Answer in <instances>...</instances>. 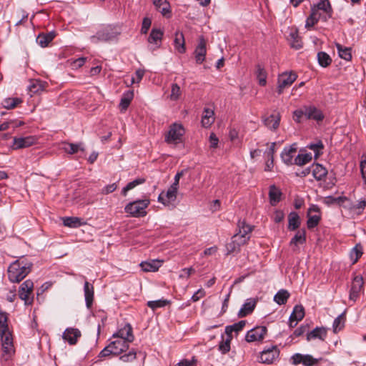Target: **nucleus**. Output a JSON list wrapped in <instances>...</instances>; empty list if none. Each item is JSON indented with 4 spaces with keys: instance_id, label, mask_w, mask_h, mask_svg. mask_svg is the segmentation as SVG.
<instances>
[{
    "instance_id": "nucleus-1",
    "label": "nucleus",
    "mask_w": 366,
    "mask_h": 366,
    "mask_svg": "<svg viewBox=\"0 0 366 366\" xmlns=\"http://www.w3.org/2000/svg\"><path fill=\"white\" fill-rule=\"evenodd\" d=\"M32 262L21 257L12 262L8 268V277L11 282H19L31 270Z\"/></svg>"
},
{
    "instance_id": "nucleus-2",
    "label": "nucleus",
    "mask_w": 366,
    "mask_h": 366,
    "mask_svg": "<svg viewBox=\"0 0 366 366\" xmlns=\"http://www.w3.org/2000/svg\"><path fill=\"white\" fill-rule=\"evenodd\" d=\"M149 203V199L136 200L128 203L124 207V211L133 217H144L147 215L146 209Z\"/></svg>"
},
{
    "instance_id": "nucleus-3",
    "label": "nucleus",
    "mask_w": 366,
    "mask_h": 366,
    "mask_svg": "<svg viewBox=\"0 0 366 366\" xmlns=\"http://www.w3.org/2000/svg\"><path fill=\"white\" fill-rule=\"evenodd\" d=\"M117 36V33L111 26H107L99 30L95 35L90 37V40L94 44L100 41H108L114 39Z\"/></svg>"
},
{
    "instance_id": "nucleus-4",
    "label": "nucleus",
    "mask_w": 366,
    "mask_h": 366,
    "mask_svg": "<svg viewBox=\"0 0 366 366\" xmlns=\"http://www.w3.org/2000/svg\"><path fill=\"white\" fill-rule=\"evenodd\" d=\"M239 232L235 234L232 239L234 242H237L238 245L245 244L249 239V234L252 232V227L246 224L244 222H239Z\"/></svg>"
},
{
    "instance_id": "nucleus-5",
    "label": "nucleus",
    "mask_w": 366,
    "mask_h": 366,
    "mask_svg": "<svg viewBox=\"0 0 366 366\" xmlns=\"http://www.w3.org/2000/svg\"><path fill=\"white\" fill-rule=\"evenodd\" d=\"M34 283L31 280H27L24 281L19 287V298L24 301L25 305H31L33 302V297H30L32 294Z\"/></svg>"
},
{
    "instance_id": "nucleus-6",
    "label": "nucleus",
    "mask_w": 366,
    "mask_h": 366,
    "mask_svg": "<svg viewBox=\"0 0 366 366\" xmlns=\"http://www.w3.org/2000/svg\"><path fill=\"white\" fill-rule=\"evenodd\" d=\"M184 133V129L181 124H173L165 137V141L169 144H177L181 140Z\"/></svg>"
},
{
    "instance_id": "nucleus-7",
    "label": "nucleus",
    "mask_w": 366,
    "mask_h": 366,
    "mask_svg": "<svg viewBox=\"0 0 366 366\" xmlns=\"http://www.w3.org/2000/svg\"><path fill=\"white\" fill-rule=\"evenodd\" d=\"M297 76L294 72H284L282 74L279 75L277 79V92L279 94H281L283 92V90L290 86L292 83L296 80Z\"/></svg>"
},
{
    "instance_id": "nucleus-8",
    "label": "nucleus",
    "mask_w": 366,
    "mask_h": 366,
    "mask_svg": "<svg viewBox=\"0 0 366 366\" xmlns=\"http://www.w3.org/2000/svg\"><path fill=\"white\" fill-rule=\"evenodd\" d=\"M2 342L3 355L6 356L5 359L8 360L14 353V347L13 344V337L11 332L0 335Z\"/></svg>"
},
{
    "instance_id": "nucleus-9",
    "label": "nucleus",
    "mask_w": 366,
    "mask_h": 366,
    "mask_svg": "<svg viewBox=\"0 0 366 366\" xmlns=\"http://www.w3.org/2000/svg\"><path fill=\"white\" fill-rule=\"evenodd\" d=\"M280 350L276 345L264 349L260 355V362L264 364H272L278 359Z\"/></svg>"
},
{
    "instance_id": "nucleus-10",
    "label": "nucleus",
    "mask_w": 366,
    "mask_h": 366,
    "mask_svg": "<svg viewBox=\"0 0 366 366\" xmlns=\"http://www.w3.org/2000/svg\"><path fill=\"white\" fill-rule=\"evenodd\" d=\"M178 188L171 185L166 193L161 192L158 197V201L162 203L164 206L169 207L173 205V203L177 199Z\"/></svg>"
},
{
    "instance_id": "nucleus-11",
    "label": "nucleus",
    "mask_w": 366,
    "mask_h": 366,
    "mask_svg": "<svg viewBox=\"0 0 366 366\" xmlns=\"http://www.w3.org/2000/svg\"><path fill=\"white\" fill-rule=\"evenodd\" d=\"M267 332V329L265 326H257L247 332L245 339L248 342L262 341Z\"/></svg>"
},
{
    "instance_id": "nucleus-12",
    "label": "nucleus",
    "mask_w": 366,
    "mask_h": 366,
    "mask_svg": "<svg viewBox=\"0 0 366 366\" xmlns=\"http://www.w3.org/2000/svg\"><path fill=\"white\" fill-rule=\"evenodd\" d=\"M363 278L362 276H355L352 282L350 290L349 299L355 302L360 296L361 291L363 290Z\"/></svg>"
},
{
    "instance_id": "nucleus-13",
    "label": "nucleus",
    "mask_w": 366,
    "mask_h": 366,
    "mask_svg": "<svg viewBox=\"0 0 366 366\" xmlns=\"http://www.w3.org/2000/svg\"><path fill=\"white\" fill-rule=\"evenodd\" d=\"M206 54V41L204 40L203 36H201L199 38L198 45L197 46L194 51L196 63L198 64H202L205 59Z\"/></svg>"
},
{
    "instance_id": "nucleus-14",
    "label": "nucleus",
    "mask_w": 366,
    "mask_h": 366,
    "mask_svg": "<svg viewBox=\"0 0 366 366\" xmlns=\"http://www.w3.org/2000/svg\"><path fill=\"white\" fill-rule=\"evenodd\" d=\"M81 334L79 330L73 327H69L65 330L63 333L62 337L69 345H76L78 339L81 337Z\"/></svg>"
},
{
    "instance_id": "nucleus-15",
    "label": "nucleus",
    "mask_w": 366,
    "mask_h": 366,
    "mask_svg": "<svg viewBox=\"0 0 366 366\" xmlns=\"http://www.w3.org/2000/svg\"><path fill=\"white\" fill-rule=\"evenodd\" d=\"M129 342L122 339H117L109 344V348L113 352L114 355H119L129 349Z\"/></svg>"
},
{
    "instance_id": "nucleus-16",
    "label": "nucleus",
    "mask_w": 366,
    "mask_h": 366,
    "mask_svg": "<svg viewBox=\"0 0 366 366\" xmlns=\"http://www.w3.org/2000/svg\"><path fill=\"white\" fill-rule=\"evenodd\" d=\"M305 117L307 119H312L317 122L322 121L324 119L322 111L315 106L305 107Z\"/></svg>"
},
{
    "instance_id": "nucleus-17",
    "label": "nucleus",
    "mask_w": 366,
    "mask_h": 366,
    "mask_svg": "<svg viewBox=\"0 0 366 366\" xmlns=\"http://www.w3.org/2000/svg\"><path fill=\"white\" fill-rule=\"evenodd\" d=\"M113 337L126 340L129 343L132 342L134 340L132 327L129 324L124 325L116 334H114Z\"/></svg>"
},
{
    "instance_id": "nucleus-18",
    "label": "nucleus",
    "mask_w": 366,
    "mask_h": 366,
    "mask_svg": "<svg viewBox=\"0 0 366 366\" xmlns=\"http://www.w3.org/2000/svg\"><path fill=\"white\" fill-rule=\"evenodd\" d=\"M35 138L31 136L25 137H14L12 147L14 149H19L29 147L35 143Z\"/></svg>"
},
{
    "instance_id": "nucleus-19",
    "label": "nucleus",
    "mask_w": 366,
    "mask_h": 366,
    "mask_svg": "<svg viewBox=\"0 0 366 366\" xmlns=\"http://www.w3.org/2000/svg\"><path fill=\"white\" fill-rule=\"evenodd\" d=\"M305 317V309L302 305H297L295 306L292 314L290 316V326L295 327L298 321H300Z\"/></svg>"
},
{
    "instance_id": "nucleus-20",
    "label": "nucleus",
    "mask_w": 366,
    "mask_h": 366,
    "mask_svg": "<svg viewBox=\"0 0 366 366\" xmlns=\"http://www.w3.org/2000/svg\"><path fill=\"white\" fill-rule=\"evenodd\" d=\"M162 262L163 261L159 259H151L149 261L142 262L139 264V266L144 272H154L159 269Z\"/></svg>"
},
{
    "instance_id": "nucleus-21",
    "label": "nucleus",
    "mask_w": 366,
    "mask_h": 366,
    "mask_svg": "<svg viewBox=\"0 0 366 366\" xmlns=\"http://www.w3.org/2000/svg\"><path fill=\"white\" fill-rule=\"evenodd\" d=\"M296 152L297 147L295 144H293L289 147H285L281 153V158L283 162L287 165H292L294 164L293 157Z\"/></svg>"
},
{
    "instance_id": "nucleus-22",
    "label": "nucleus",
    "mask_w": 366,
    "mask_h": 366,
    "mask_svg": "<svg viewBox=\"0 0 366 366\" xmlns=\"http://www.w3.org/2000/svg\"><path fill=\"white\" fill-rule=\"evenodd\" d=\"M257 301L254 299H247L238 312L239 317H244L251 314L255 308Z\"/></svg>"
},
{
    "instance_id": "nucleus-23",
    "label": "nucleus",
    "mask_w": 366,
    "mask_h": 366,
    "mask_svg": "<svg viewBox=\"0 0 366 366\" xmlns=\"http://www.w3.org/2000/svg\"><path fill=\"white\" fill-rule=\"evenodd\" d=\"M84 293L87 308H90L94 300V289L92 284L85 281L84 285Z\"/></svg>"
},
{
    "instance_id": "nucleus-24",
    "label": "nucleus",
    "mask_w": 366,
    "mask_h": 366,
    "mask_svg": "<svg viewBox=\"0 0 366 366\" xmlns=\"http://www.w3.org/2000/svg\"><path fill=\"white\" fill-rule=\"evenodd\" d=\"M288 41L292 48L295 49H300L302 47V41L298 34V31L296 29H292L288 36Z\"/></svg>"
},
{
    "instance_id": "nucleus-25",
    "label": "nucleus",
    "mask_w": 366,
    "mask_h": 366,
    "mask_svg": "<svg viewBox=\"0 0 366 366\" xmlns=\"http://www.w3.org/2000/svg\"><path fill=\"white\" fill-rule=\"evenodd\" d=\"M163 34V31L159 29H152L151 33L148 37V42L151 44L155 45L154 49L160 46Z\"/></svg>"
},
{
    "instance_id": "nucleus-26",
    "label": "nucleus",
    "mask_w": 366,
    "mask_h": 366,
    "mask_svg": "<svg viewBox=\"0 0 366 366\" xmlns=\"http://www.w3.org/2000/svg\"><path fill=\"white\" fill-rule=\"evenodd\" d=\"M311 169L314 178L317 181L324 179L327 174V169L320 164H312Z\"/></svg>"
},
{
    "instance_id": "nucleus-27",
    "label": "nucleus",
    "mask_w": 366,
    "mask_h": 366,
    "mask_svg": "<svg viewBox=\"0 0 366 366\" xmlns=\"http://www.w3.org/2000/svg\"><path fill=\"white\" fill-rule=\"evenodd\" d=\"M264 125L270 129H276L280 122V115L279 113H274L263 119Z\"/></svg>"
},
{
    "instance_id": "nucleus-28",
    "label": "nucleus",
    "mask_w": 366,
    "mask_h": 366,
    "mask_svg": "<svg viewBox=\"0 0 366 366\" xmlns=\"http://www.w3.org/2000/svg\"><path fill=\"white\" fill-rule=\"evenodd\" d=\"M327 337V330L324 327H315L313 330L309 332L307 335V340L310 341L312 340L319 339L320 340H325Z\"/></svg>"
},
{
    "instance_id": "nucleus-29",
    "label": "nucleus",
    "mask_w": 366,
    "mask_h": 366,
    "mask_svg": "<svg viewBox=\"0 0 366 366\" xmlns=\"http://www.w3.org/2000/svg\"><path fill=\"white\" fill-rule=\"evenodd\" d=\"M255 75L260 86H265L267 84V74L264 66L261 64H257L255 66Z\"/></svg>"
},
{
    "instance_id": "nucleus-30",
    "label": "nucleus",
    "mask_w": 366,
    "mask_h": 366,
    "mask_svg": "<svg viewBox=\"0 0 366 366\" xmlns=\"http://www.w3.org/2000/svg\"><path fill=\"white\" fill-rule=\"evenodd\" d=\"M214 111L209 108H204L202 117V124L204 127H210L214 122Z\"/></svg>"
},
{
    "instance_id": "nucleus-31",
    "label": "nucleus",
    "mask_w": 366,
    "mask_h": 366,
    "mask_svg": "<svg viewBox=\"0 0 366 366\" xmlns=\"http://www.w3.org/2000/svg\"><path fill=\"white\" fill-rule=\"evenodd\" d=\"M174 44L176 50L179 53L184 54L186 51L184 37L182 32L177 31L175 33Z\"/></svg>"
},
{
    "instance_id": "nucleus-32",
    "label": "nucleus",
    "mask_w": 366,
    "mask_h": 366,
    "mask_svg": "<svg viewBox=\"0 0 366 366\" xmlns=\"http://www.w3.org/2000/svg\"><path fill=\"white\" fill-rule=\"evenodd\" d=\"M55 33L54 31L47 34H40L36 38V42L41 47H46L54 39Z\"/></svg>"
},
{
    "instance_id": "nucleus-33",
    "label": "nucleus",
    "mask_w": 366,
    "mask_h": 366,
    "mask_svg": "<svg viewBox=\"0 0 366 366\" xmlns=\"http://www.w3.org/2000/svg\"><path fill=\"white\" fill-rule=\"evenodd\" d=\"M282 192L274 185L269 187V197L272 205H276L281 199Z\"/></svg>"
},
{
    "instance_id": "nucleus-34",
    "label": "nucleus",
    "mask_w": 366,
    "mask_h": 366,
    "mask_svg": "<svg viewBox=\"0 0 366 366\" xmlns=\"http://www.w3.org/2000/svg\"><path fill=\"white\" fill-rule=\"evenodd\" d=\"M339 56L346 61L352 59V49L350 47H345L339 43L335 44Z\"/></svg>"
},
{
    "instance_id": "nucleus-35",
    "label": "nucleus",
    "mask_w": 366,
    "mask_h": 366,
    "mask_svg": "<svg viewBox=\"0 0 366 366\" xmlns=\"http://www.w3.org/2000/svg\"><path fill=\"white\" fill-rule=\"evenodd\" d=\"M313 8H315V10L317 11L319 10H322L326 13L328 18H331L332 15V8L329 0H322L320 1L316 6Z\"/></svg>"
},
{
    "instance_id": "nucleus-36",
    "label": "nucleus",
    "mask_w": 366,
    "mask_h": 366,
    "mask_svg": "<svg viewBox=\"0 0 366 366\" xmlns=\"http://www.w3.org/2000/svg\"><path fill=\"white\" fill-rule=\"evenodd\" d=\"M133 97L134 93L132 91H128L124 94L119 103V108L121 111H125L127 109Z\"/></svg>"
},
{
    "instance_id": "nucleus-37",
    "label": "nucleus",
    "mask_w": 366,
    "mask_h": 366,
    "mask_svg": "<svg viewBox=\"0 0 366 366\" xmlns=\"http://www.w3.org/2000/svg\"><path fill=\"white\" fill-rule=\"evenodd\" d=\"M63 224L70 228H76L82 224L81 219L76 217H66L62 219Z\"/></svg>"
},
{
    "instance_id": "nucleus-38",
    "label": "nucleus",
    "mask_w": 366,
    "mask_h": 366,
    "mask_svg": "<svg viewBox=\"0 0 366 366\" xmlns=\"http://www.w3.org/2000/svg\"><path fill=\"white\" fill-rule=\"evenodd\" d=\"M246 325L245 320H241L237 323H234L232 325H228L225 327V333L227 336L232 337V333L233 332H239L242 331L244 328V327Z\"/></svg>"
},
{
    "instance_id": "nucleus-39",
    "label": "nucleus",
    "mask_w": 366,
    "mask_h": 366,
    "mask_svg": "<svg viewBox=\"0 0 366 366\" xmlns=\"http://www.w3.org/2000/svg\"><path fill=\"white\" fill-rule=\"evenodd\" d=\"M290 297V293L286 290H279L274 296V301L279 305H285L288 298Z\"/></svg>"
},
{
    "instance_id": "nucleus-40",
    "label": "nucleus",
    "mask_w": 366,
    "mask_h": 366,
    "mask_svg": "<svg viewBox=\"0 0 366 366\" xmlns=\"http://www.w3.org/2000/svg\"><path fill=\"white\" fill-rule=\"evenodd\" d=\"M288 228L290 230H295L300 224V217L297 212H292L289 214Z\"/></svg>"
},
{
    "instance_id": "nucleus-41",
    "label": "nucleus",
    "mask_w": 366,
    "mask_h": 366,
    "mask_svg": "<svg viewBox=\"0 0 366 366\" xmlns=\"http://www.w3.org/2000/svg\"><path fill=\"white\" fill-rule=\"evenodd\" d=\"M320 14L315 10V8H312L311 14L307 17L305 23V27L310 29L316 24L320 19Z\"/></svg>"
},
{
    "instance_id": "nucleus-42",
    "label": "nucleus",
    "mask_w": 366,
    "mask_h": 366,
    "mask_svg": "<svg viewBox=\"0 0 366 366\" xmlns=\"http://www.w3.org/2000/svg\"><path fill=\"white\" fill-rule=\"evenodd\" d=\"M8 320V314L6 312L0 311V335L10 332Z\"/></svg>"
},
{
    "instance_id": "nucleus-43",
    "label": "nucleus",
    "mask_w": 366,
    "mask_h": 366,
    "mask_svg": "<svg viewBox=\"0 0 366 366\" xmlns=\"http://www.w3.org/2000/svg\"><path fill=\"white\" fill-rule=\"evenodd\" d=\"M345 312H342L338 317H337L332 325L333 331L335 333L338 332L340 331L345 326Z\"/></svg>"
},
{
    "instance_id": "nucleus-44",
    "label": "nucleus",
    "mask_w": 366,
    "mask_h": 366,
    "mask_svg": "<svg viewBox=\"0 0 366 366\" xmlns=\"http://www.w3.org/2000/svg\"><path fill=\"white\" fill-rule=\"evenodd\" d=\"M306 242V232L305 229L299 230L290 240V245L304 244Z\"/></svg>"
},
{
    "instance_id": "nucleus-45",
    "label": "nucleus",
    "mask_w": 366,
    "mask_h": 366,
    "mask_svg": "<svg viewBox=\"0 0 366 366\" xmlns=\"http://www.w3.org/2000/svg\"><path fill=\"white\" fill-rule=\"evenodd\" d=\"M312 160V154L309 153L299 154L294 159V164L298 166H302L309 163Z\"/></svg>"
},
{
    "instance_id": "nucleus-46",
    "label": "nucleus",
    "mask_w": 366,
    "mask_h": 366,
    "mask_svg": "<svg viewBox=\"0 0 366 366\" xmlns=\"http://www.w3.org/2000/svg\"><path fill=\"white\" fill-rule=\"evenodd\" d=\"M362 247L360 244H357L351 250L350 256V259L352 261V264H355L357 262V260L362 255Z\"/></svg>"
},
{
    "instance_id": "nucleus-47",
    "label": "nucleus",
    "mask_w": 366,
    "mask_h": 366,
    "mask_svg": "<svg viewBox=\"0 0 366 366\" xmlns=\"http://www.w3.org/2000/svg\"><path fill=\"white\" fill-rule=\"evenodd\" d=\"M317 60L319 64L322 67L328 66L332 62V59L330 55L324 51H320L317 53Z\"/></svg>"
},
{
    "instance_id": "nucleus-48",
    "label": "nucleus",
    "mask_w": 366,
    "mask_h": 366,
    "mask_svg": "<svg viewBox=\"0 0 366 366\" xmlns=\"http://www.w3.org/2000/svg\"><path fill=\"white\" fill-rule=\"evenodd\" d=\"M145 182V179L144 178H138V179H134V181L132 182H129L126 187H124L123 189H122V194L123 196H126L127 194V192H129V190L134 189V187H136L137 185H139L142 183H144Z\"/></svg>"
},
{
    "instance_id": "nucleus-49",
    "label": "nucleus",
    "mask_w": 366,
    "mask_h": 366,
    "mask_svg": "<svg viewBox=\"0 0 366 366\" xmlns=\"http://www.w3.org/2000/svg\"><path fill=\"white\" fill-rule=\"evenodd\" d=\"M182 95V90L180 86L176 84L173 83L171 85V94L169 95V99L172 101H177Z\"/></svg>"
},
{
    "instance_id": "nucleus-50",
    "label": "nucleus",
    "mask_w": 366,
    "mask_h": 366,
    "mask_svg": "<svg viewBox=\"0 0 366 366\" xmlns=\"http://www.w3.org/2000/svg\"><path fill=\"white\" fill-rule=\"evenodd\" d=\"M64 149L69 154H75L79 150L84 152V148L81 147V144H73V143H66L64 147Z\"/></svg>"
},
{
    "instance_id": "nucleus-51",
    "label": "nucleus",
    "mask_w": 366,
    "mask_h": 366,
    "mask_svg": "<svg viewBox=\"0 0 366 366\" xmlns=\"http://www.w3.org/2000/svg\"><path fill=\"white\" fill-rule=\"evenodd\" d=\"M21 102V100L19 98H7L4 100L2 104L4 108L11 109L15 108Z\"/></svg>"
},
{
    "instance_id": "nucleus-52",
    "label": "nucleus",
    "mask_w": 366,
    "mask_h": 366,
    "mask_svg": "<svg viewBox=\"0 0 366 366\" xmlns=\"http://www.w3.org/2000/svg\"><path fill=\"white\" fill-rule=\"evenodd\" d=\"M169 301L167 300H158L154 301H149L147 302V306L152 309L153 310L165 307L167 304H169Z\"/></svg>"
},
{
    "instance_id": "nucleus-53",
    "label": "nucleus",
    "mask_w": 366,
    "mask_h": 366,
    "mask_svg": "<svg viewBox=\"0 0 366 366\" xmlns=\"http://www.w3.org/2000/svg\"><path fill=\"white\" fill-rule=\"evenodd\" d=\"M232 337L228 336V338L225 340H222L219 345V350L222 354H226L230 350V342Z\"/></svg>"
},
{
    "instance_id": "nucleus-54",
    "label": "nucleus",
    "mask_w": 366,
    "mask_h": 366,
    "mask_svg": "<svg viewBox=\"0 0 366 366\" xmlns=\"http://www.w3.org/2000/svg\"><path fill=\"white\" fill-rule=\"evenodd\" d=\"M137 357L135 350L132 349L128 353L121 355L119 359L124 362H129L134 360Z\"/></svg>"
},
{
    "instance_id": "nucleus-55",
    "label": "nucleus",
    "mask_w": 366,
    "mask_h": 366,
    "mask_svg": "<svg viewBox=\"0 0 366 366\" xmlns=\"http://www.w3.org/2000/svg\"><path fill=\"white\" fill-rule=\"evenodd\" d=\"M318 362L317 359H315L310 355H303L302 365L304 366H312Z\"/></svg>"
},
{
    "instance_id": "nucleus-56",
    "label": "nucleus",
    "mask_w": 366,
    "mask_h": 366,
    "mask_svg": "<svg viewBox=\"0 0 366 366\" xmlns=\"http://www.w3.org/2000/svg\"><path fill=\"white\" fill-rule=\"evenodd\" d=\"M320 220V217L318 215L310 216L307 222V227L309 229L315 227L319 224Z\"/></svg>"
},
{
    "instance_id": "nucleus-57",
    "label": "nucleus",
    "mask_w": 366,
    "mask_h": 366,
    "mask_svg": "<svg viewBox=\"0 0 366 366\" xmlns=\"http://www.w3.org/2000/svg\"><path fill=\"white\" fill-rule=\"evenodd\" d=\"M305 116V107L303 109H297L293 112V119L297 123L302 122V118Z\"/></svg>"
},
{
    "instance_id": "nucleus-58",
    "label": "nucleus",
    "mask_w": 366,
    "mask_h": 366,
    "mask_svg": "<svg viewBox=\"0 0 366 366\" xmlns=\"http://www.w3.org/2000/svg\"><path fill=\"white\" fill-rule=\"evenodd\" d=\"M151 24H152L151 19L148 17H144L142 21L141 33L146 34L148 32V31L151 26Z\"/></svg>"
},
{
    "instance_id": "nucleus-59",
    "label": "nucleus",
    "mask_w": 366,
    "mask_h": 366,
    "mask_svg": "<svg viewBox=\"0 0 366 366\" xmlns=\"http://www.w3.org/2000/svg\"><path fill=\"white\" fill-rule=\"evenodd\" d=\"M158 11H160L164 16L169 17L171 13L170 5L169 2L167 1H164V4L161 6V9Z\"/></svg>"
},
{
    "instance_id": "nucleus-60",
    "label": "nucleus",
    "mask_w": 366,
    "mask_h": 366,
    "mask_svg": "<svg viewBox=\"0 0 366 366\" xmlns=\"http://www.w3.org/2000/svg\"><path fill=\"white\" fill-rule=\"evenodd\" d=\"M144 75V70L138 69L135 72V76L132 78V84L139 83Z\"/></svg>"
},
{
    "instance_id": "nucleus-61",
    "label": "nucleus",
    "mask_w": 366,
    "mask_h": 366,
    "mask_svg": "<svg viewBox=\"0 0 366 366\" xmlns=\"http://www.w3.org/2000/svg\"><path fill=\"white\" fill-rule=\"evenodd\" d=\"M302 357L303 355L300 353H295L291 357V362L294 365H297L298 364H302Z\"/></svg>"
},
{
    "instance_id": "nucleus-62",
    "label": "nucleus",
    "mask_w": 366,
    "mask_h": 366,
    "mask_svg": "<svg viewBox=\"0 0 366 366\" xmlns=\"http://www.w3.org/2000/svg\"><path fill=\"white\" fill-rule=\"evenodd\" d=\"M284 217H285V214L282 211L276 210L274 214L273 219L276 223H280V222H282L283 220Z\"/></svg>"
},
{
    "instance_id": "nucleus-63",
    "label": "nucleus",
    "mask_w": 366,
    "mask_h": 366,
    "mask_svg": "<svg viewBox=\"0 0 366 366\" xmlns=\"http://www.w3.org/2000/svg\"><path fill=\"white\" fill-rule=\"evenodd\" d=\"M117 188V186L115 183H113L112 184L107 185L102 189V193L104 194H108L109 193L113 192L115 191Z\"/></svg>"
},
{
    "instance_id": "nucleus-64",
    "label": "nucleus",
    "mask_w": 366,
    "mask_h": 366,
    "mask_svg": "<svg viewBox=\"0 0 366 366\" xmlns=\"http://www.w3.org/2000/svg\"><path fill=\"white\" fill-rule=\"evenodd\" d=\"M360 171L362 177L366 184V160H362L360 162Z\"/></svg>"
}]
</instances>
